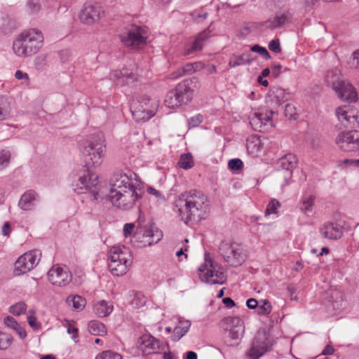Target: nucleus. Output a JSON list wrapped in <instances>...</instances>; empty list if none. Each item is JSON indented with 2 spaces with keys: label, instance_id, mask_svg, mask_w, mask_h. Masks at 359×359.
Masks as SVG:
<instances>
[{
  "label": "nucleus",
  "instance_id": "12",
  "mask_svg": "<svg viewBox=\"0 0 359 359\" xmlns=\"http://www.w3.org/2000/svg\"><path fill=\"white\" fill-rule=\"evenodd\" d=\"M276 115L277 111L273 110L252 111L248 117L249 123L255 130L267 132L275 126Z\"/></svg>",
  "mask_w": 359,
  "mask_h": 359
},
{
  "label": "nucleus",
  "instance_id": "34",
  "mask_svg": "<svg viewBox=\"0 0 359 359\" xmlns=\"http://www.w3.org/2000/svg\"><path fill=\"white\" fill-rule=\"evenodd\" d=\"M66 303L76 311H80L85 307L86 301L78 294H72L67 297Z\"/></svg>",
  "mask_w": 359,
  "mask_h": 359
},
{
  "label": "nucleus",
  "instance_id": "2",
  "mask_svg": "<svg viewBox=\"0 0 359 359\" xmlns=\"http://www.w3.org/2000/svg\"><path fill=\"white\" fill-rule=\"evenodd\" d=\"M174 211L184 224L205 219L210 211V201L201 191L191 189L180 194L174 202Z\"/></svg>",
  "mask_w": 359,
  "mask_h": 359
},
{
  "label": "nucleus",
  "instance_id": "35",
  "mask_svg": "<svg viewBox=\"0 0 359 359\" xmlns=\"http://www.w3.org/2000/svg\"><path fill=\"white\" fill-rule=\"evenodd\" d=\"M191 322L187 320H180L177 325L174 329V340H180L189 331Z\"/></svg>",
  "mask_w": 359,
  "mask_h": 359
},
{
  "label": "nucleus",
  "instance_id": "31",
  "mask_svg": "<svg viewBox=\"0 0 359 359\" xmlns=\"http://www.w3.org/2000/svg\"><path fill=\"white\" fill-rule=\"evenodd\" d=\"M114 310V305L111 302L100 300L93 306V311L99 318H104L109 316Z\"/></svg>",
  "mask_w": 359,
  "mask_h": 359
},
{
  "label": "nucleus",
  "instance_id": "58",
  "mask_svg": "<svg viewBox=\"0 0 359 359\" xmlns=\"http://www.w3.org/2000/svg\"><path fill=\"white\" fill-rule=\"evenodd\" d=\"M203 120V116L198 114L189 119V126L191 128L197 127Z\"/></svg>",
  "mask_w": 359,
  "mask_h": 359
},
{
  "label": "nucleus",
  "instance_id": "38",
  "mask_svg": "<svg viewBox=\"0 0 359 359\" xmlns=\"http://www.w3.org/2000/svg\"><path fill=\"white\" fill-rule=\"evenodd\" d=\"M11 107L7 99L0 96V121L6 120L10 117Z\"/></svg>",
  "mask_w": 359,
  "mask_h": 359
},
{
  "label": "nucleus",
  "instance_id": "57",
  "mask_svg": "<svg viewBox=\"0 0 359 359\" xmlns=\"http://www.w3.org/2000/svg\"><path fill=\"white\" fill-rule=\"evenodd\" d=\"M285 114L290 119H295L297 116L295 107L291 104H287L285 107Z\"/></svg>",
  "mask_w": 359,
  "mask_h": 359
},
{
  "label": "nucleus",
  "instance_id": "47",
  "mask_svg": "<svg viewBox=\"0 0 359 359\" xmlns=\"http://www.w3.org/2000/svg\"><path fill=\"white\" fill-rule=\"evenodd\" d=\"M12 341L11 335L0 331V350L8 348Z\"/></svg>",
  "mask_w": 359,
  "mask_h": 359
},
{
  "label": "nucleus",
  "instance_id": "59",
  "mask_svg": "<svg viewBox=\"0 0 359 359\" xmlns=\"http://www.w3.org/2000/svg\"><path fill=\"white\" fill-rule=\"evenodd\" d=\"M269 48L271 51H273L276 53H280L281 48L279 39H276L271 41L269 43Z\"/></svg>",
  "mask_w": 359,
  "mask_h": 359
},
{
  "label": "nucleus",
  "instance_id": "11",
  "mask_svg": "<svg viewBox=\"0 0 359 359\" xmlns=\"http://www.w3.org/2000/svg\"><path fill=\"white\" fill-rule=\"evenodd\" d=\"M98 176L88 170L87 174L80 176L78 182L73 184V189L78 194L89 192L92 200L97 201L99 199L98 191Z\"/></svg>",
  "mask_w": 359,
  "mask_h": 359
},
{
  "label": "nucleus",
  "instance_id": "19",
  "mask_svg": "<svg viewBox=\"0 0 359 359\" xmlns=\"http://www.w3.org/2000/svg\"><path fill=\"white\" fill-rule=\"evenodd\" d=\"M72 273L66 266L54 265L48 272V278L51 284L65 286L72 281Z\"/></svg>",
  "mask_w": 359,
  "mask_h": 359
},
{
  "label": "nucleus",
  "instance_id": "25",
  "mask_svg": "<svg viewBox=\"0 0 359 359\" xmlns=\"http://www.w3.org/2000/svg\"><path fill=\"white\" fill-rule=\"evenodd\" d=\"M231 323L232 327L229 330V337L232 342L230 343V345H238L245 332L243 322L239 318L235 317L231 319Z\"/></svg>",
  "mask_w": 359,
  "mask_h": 359
},
{
  "label": "nucleus",
  "instance_id": "14",
  "mask_svg": "<svg viewBox=\"0 0 359 359\" xmlns=\"http://www.w3.org/2000/svg\"><path fill=\"white\" fill-rule=\"evenodd\" d=\"M41 253L38 250H30L21 255L15 263V273L23 274L33 269L39 264Z\"/></svg>",
  "mask_w": 359,
  "mask_h": 359
},
{
  "label": "nucleus",
  "instance_id": "49",
  "mask_svg": "<svg viewBox=\"0 0 359 359\" xmlns=\"http://www.w3.org/2000/svg\"><path fill=\"white\" fill-rule=\"evenodd\" d=\"M147 193L154 196L158 203H164L166 201L165 196L152 187H149L147 189Z\"/></svg>",
  "mask_w": 359,
  "mask_h": 359
},
{
  "label": "nucleus",
  "instance_id": "64",
  "mask_svg": "<svg viewBox=\"0 0 359 359\" xmlns=\"http://www.w3.org/2000/svg\"><path fill=\"white\" fill-rule=\"evenodd\" d=\"M60 59L62 62H66L70 57V53L67 50H63L60 53Z\"/></svg>",
  "mask_w": 359,
  "mask_h": 359
},
{
  "label": "nucleus",
  "instance_id": "37",
  "mask_svg": "<svg viewBox=\"0 0 359 359\" xmlns=\"http://www.w3.org/2000/svg\"><path fill=\"white\" fill-rule=\"evenodd\" d=\"M88 330L93 335L104 336L107 334L105 325L97 320H91L88 323Z\"/></svg>",
  "mask_w": 359,
  "mask_h": 359
},
{
  "label": "nucleus",
  "instance_id": "30",
  "mask_svg": "<svg viewBox=\"0 0 359 359\" xmlns=\"http://www.w3.org/2000/svg\"><path fill=\"white\" fill-rule=\"evenodd\" d=\"M325 81L334 90H339L344 81L342 79L340 70L333 69L327 71L325 77Z\"/></svg>",
  "mask_w": 359,
  "mask_h": 359
},
{
  "label": "nucleus",
  "instance_id": "51",
  "mask_svg": "<svg viewBox=\"0 0 359 359\" xmlns=\"http://www.w3.org/2000/svg\"><path fill=\"white\" fill-rule=\"evenodd\" d=\"M252 52L259 53L264 59L269 60L271 58V55L266 48L260 46L259 45H254L251 47Z\"/></svg>",
  "mask_w": 359,
  "mask_h": 359
},
{
  "label": "nucleus",
  "instance_id": "44",
  "mask_svg": "<svg viewBox=\"0 0 359 359\" xmlns=\"http://www.w3.org/2000/svg\"><path fill=\"white\" fill-rule=\"evenodd\" d=\"M280 207V202L276 199H272L268 204L265 210V215H277L278 209Z\"/></svg>",
  "mask_w": 359,
  "mask_h": 359
},
{
  "label": "nucleus",
  "instance_id": "26",
  "mask_svg": "<svg viewBox=\"0 0 359 359\" xmlns=\"http://www.w3.org/2000/svg\"><path fill=\"white\" fill-rule=\"evenodd\" d=\"M330 310L337 312L344 308V302L342 292L337 289L330 290L327 292V302L326 305Z\"/></svg>",
  "mask_w": 359,
  "mask_h": 359
},
{
  "label": "nucleus",
  "instance_id": "8",
  "mask_svg": "<svg viewBox=\"0 0 359 359\" xmlns=\"http://www.w3.org/2000/svg\"><path fill=\"white\" fill-rule=\"evenodd\" d=\"M162 238L161 231L156 226H140L136 229L130 243L135 248H142L158 243Z\"/></svg>",
  "mask_w": 359,
  "mask_h": 359
},
{
  "label": "nucleus",
  "instance_id": "18",
  "mask_svg": "<svg viewBox=\"0 0 359 359\" xmlns=\"http://www.w3.org/2000/svg\"><path fill=\"white\" fill-rule=\"evenodd\" d=\"M336 144L344 151H359V131L340 133L336 138Z\"/></svg>",
  "mask_w": 359,
  "mask_h": 359
},
{
  "label": "nucleus",
  "instance_id": "23",
  "mask_svg": "<svg viewBox=\"0 0 359 359\" xmlns=\"http://www.w3.org/2000/svg\"><path fill=\"white\" fill-rule=\"evenodd\" d=\"M100 8L92 4L86 3L79 14V19L81 22L86 25H93L100 19Z\"/></svg>",
  "mask_w": 359,
  "mask_h": 359
},
{
  "label": "nucleus",
  "instance_id": "22",
  "mask_svg": "<svg viewBox=\"0 0 359 359\" xmlns=\"http://www.w3.org/2000/svg\"><path fill=\"white\" fill-rule=\"evenodd\" d=\"M110 79L117 85L125 86L132 84L137 81L138 76L133 69L123 68L121 70H114L110 74Z\"/></svg>",
  "mask_w": 359,
  "mask_h": 359
},
{
  "label": "nucleus",
  "instance_id": "62",
  "mask_svg": "<svg viewBox=\"0 0 359 359\" xmlns=\"http://www.w3.org/2000/svg\"><path fill=\"white\" fill-rule=\"evenodd\" d=\"M352 65L355 68H359V50L354 51L352 55Z\"/></svg>",
  "mask_w": 359,
  "mask_h": 359
},
{
  "label": "nucleus",
  "instance_id": "10",
  "mask_svg": "<svg viewBox=\"0 0 359 359\" xmlns=\"http://www.w3.org/2000/svg\"><path fill=\"white\" fill-rule=\"evenodd\" d=\"M148 36V29L146 27L132 25L126 32L121 35V41L126 47L140 49L147 44Z\"/></svg>",
  "mask_w": 359,
  "mask_h": 359
},
{
  "label": "nucleus",
  "instance_id": "7",
  "mask_svg": "<svg viewBox=\"0 0 359 359\" xmlns=\"http://www.w3.org/2000/svg\"><path fill=\"white\" fill-rule=\"evenodd\" d=\"M157 106L155 100L142 95L133 100L130 109L137 121H146L155 115Z\"/></svg>",
  "mask_w": 359,
  "mask_h": 359
},
{
  "label": "nucleus",
  "instance_id": "24",
  "mask_svg": "<svg viewBox=\"0 0 359 359\" xmlns=\"http://www.w3.org/2000/svg\"><path fill=\"white\" fill-rule=\"evenodd\" d=\"M210 37V31L207 29L199 33L191 43L187 44L183 51V55H189L201 51L208 39Z\"/></svg>",
  "mask_w": 359,
  "mask_h": 359
},
{
  "label": "nucleus",
  "instance_id": "4",
  "mask_svg": "<svg viewBox=\"0 0 359 359\" xmlns=\"http://www.w3.org/2000/svg\"><path fill=\"white\" fill-rule=\"evenodd\" d=\"M104 136L101 133L90 137L81 145L80 151L85 165L89 168L101 165L106 154Z\"/></svg>",
  "mask_w": 359,
  "mask_h": 359
},
{
  "label": "nucleus",
  "instance_id": "32",
  "mask_svg": "<svg viewBox=\"0 0 359 359\" xmlns=\"http://www.w3.org/2000/svg\"><path fill=\"white\" fill-rule=\"evenodd\" d=\"M297 158L293 154L289 153L282 156L278 161V165L283 170L289 172V177L291 175L292 170L297 166Z\"/></svg>",
  "mask_w": 359,
  "mask_h": 359
},
{
  "label": "nucleus",
  "instance_id": "46",
  "mask_svg": "<svg viewBox=\"0 0 359 359\" xmlns=\"http://www.w3.org/2000/svg\"><path fill=\"white\" fill-rule=\"evenodd\" d=\"M27 323L29 326L34 329L37 330L40 327L41 324L37 321V318L35 316V311L34 310H29L27 317Z\"/></svg>",
  "mask_w": 359,
  "mask_h": 359
},
{
  "label": "nucleus",
  "instance_id": "13",
  "mask_svg": "<svg viewBox=\"0 0 359 359\" xmlns=\"http://www.w3.org/2000/svg\"><path fill=\"white\" fill-rule=\"evenodd\" d=\"M272 345L273 340L266 332H258L254 337L250 349L246 353L247 359H259Z\"/></svg>",
  "mask_w": 359,
  "mask_h": 359
},
{
  "label": "nucleus",
  "instance_id": "55",
  "mask_svg": "<svg viewBox=\"0 0 359 359\" xmlns=\"http://www.w3.org/2000/svg\"><path fill=\"white\" fill-rule=\"evenodd\" d=\"M65 326L67 327V332L69 334L72 335V339L76 341L79 337L78 329L74 325L71 324L69 321L66 322Z\"/></svg>",
  "mask_w": 359,
  "mask_h": 359
},
{
  "label": "nucleus",
  "instance_id": "41",
  "mask_svg": "<svg viewBox=\"0 0 359 359\" xmlns=\"http://www.w3.org/2000/svg\"><path fill=\"white\" fill-rule=\"evenodd\" d=\"M147 300L146 296L143 293L138 292L134 294L131 304L134 308L139 309L145 306Z\"/></svg>",
  "mask_w": 359,
  "mask_h": 359
},
{
  "label": "nucleus",
  "instance_id": "42",
  "mask_svg": "<svg viewBox=\"0 0 359 359\" xmlns=\"http://www.w3.org/2000/svg\"><path fill=\"white\" fill-rule=\"evenodd\" d=\"M178 164L183 169H189L194 165L192 156L190 154H183L181 155Z\"/></svg>",
  "mask_w": 359,
  "mask_h": 359
},
{
  "label": "nucleus",
  "instance_id": "6",
  "mask_svg": "<svg viewBox=\"0 0 359 359\" xmlns=\"http://www.w3.org/2000/svg\"><path fill=\"white\" fill-rule=\"evenodd\" d=\"M191 81H184L173 89L168 92L165 97V105L168 108L174 109L187 104L193 97L194 90Z\"/></svg>",
  "mask_w": 359,
  "mask_h": 359
},
{
  "label": "nucleus",
  "instance_id": "45",
  "mask_svg": "<svg viewBox=\"0 0 359 359\" xmlns=\"http://www.w3.org/2000/svg\"><path fill=\"white\" fill-rule=\"evenodd\" d=\"M95 359H122L121 354L112 351H104L100 353Z\"/></svg>",
  "mask_w": 359,
  "mask_h": 359
},
{
  "label": "nucleus",
  "instance_id": "1",
  "mask_svg": "<svg viewBox=\"0 0 359 359\" xmlns=\"http://www.w3.org/2000/svg\"><path fill=\"white\" fill-rule=\"evenodd\" d=\"M144 194L143 183L131 170L117 172L110 180L108 198L111 204L118 209L129 210L139 208Z\"/></svg>",
  "mask_w": 359,
  "mask_h": 359
},
{
  "label": "nucleus",
  "instance_id": "28",
  "mask_svg": "<svg viewBox=\"0 0 359 359\" xmlns=\"http://www.w3.org/2000/svg\"><path fill=\"white\" fill-rule=\"evenodd\" d=\"M315 196L313 194H303L297 203V208L308 217L314 213Z\"/></svg>",
  "mask_w": 359,
  "mask_h": 359
},
{
  "label": "nucleus",
  "instance_id": "17",
  "mask_svg": "<svg viewBox=\"0 0 359 359\" xmlns=\"http://www.w3.org/2000/svg\"><path fill=\"white\" fill-rule=\"evenodd\" d=\"M138 349L143 355L158 354L165 351V345L150 334H142L137 341Z\"/></svg>",
  "mask_w": 359,
  "mask_h": 359
},
{
  "label": "nucleus",
  "instance_id": "50",
  "mask_svg": "<svg viewBox=\"0 0 359 359\" xmlns=\"http://www.w3.org/2000/svg\"><path fill=\"white\" fill-rule=\"evenodd\" d=\"M27 8L31 13H36L41 9L39 0H28Z\"/></svg>",
  "mask_w": 359,
  "mask_h": 359
},
{
  "label": "nucleus",
  "instance_id": "15",
  "mask_svg": "<svg viewBox=\"0 0 359 359\" xmlns=\"http://www.w3.org/2000/svg\"><path fill=\"white\" fill-rule=\"evenodd\" d=\"M220 251L224 259L232 266H241L246 258L244 250L237 244H222Z\"/></svg>",
  "mask_w": 359,
  "mask_h": 359
},
{
  "label": "nucleus",
  "instance_id": "56",
  "mask_svg": "<svg viewBox=\"0 0 359 359\" xmlns=\"http://www.w3.org/2000/svg\"><path fill=\"white\" fill-rule=\"evenodd\" d=\"M228 166L231 170H238L243 168V163L239 158H233L229 161Z\"/></svg>",
  "mask_w": 359,
  "mask_h": 359
},
{
  "label": "nucleus",
  "instance_id": "48",
  "mask_svg": "<svg viewBox=\"0 0 359 359\" xmlns=\"http://www.w3.org/2000/svg\"><path fill=\"white\" fill-rule=\"evenodd\" d=\"M11 158L10 151L8 150L0 151V170L7 167Z\"/></svg>",
  "mask_w": 359,
  "mask_h": 359
},
{
  "label": "nucleus",
  "instance_id": "20",
  "mask_svg": "<svg viewBox=\"0 0 359 359\" xmlns=\"http://www.w3.org/2000/svg\"><path fill=\"white\" fill-rule=\"evenodd\" d=\"M318 232L323 238L337 241L344 234V226L336 222L327 221L320 224Z\"/></svg>",
  "mask_w": 359,
  "mask_h": 359
},
{
  "label": "nucleus",
  "instance_id": "3",
  "mask_svg": "<svg viewBox=\"0 0 359 359\" xmlns=\"http://www.w3.org/2000/svg\"><path fill=\"white\" fill-rule=\"evenodd\" d=\"M43 43L42 32L39 29H30L18 36L13 42V50L16 55L26 57L36 54Z\"/></svg>",
  "mask_w": 359,
  "mask_h": 359
},
{
  "label": "nucleus",
  "instance_id": "43",
  "mask_svg": "<svg viewBox=\"0 0 359 359\" xmlns=\"http://www.w3.org/2000/svg\"><path fill=\"white\" fill-rule=\"evenodd\" d=\"M27 310V304L24 302H18L9 307V312L14 316H20L25 313Z\"/></svg>",
  "mask_w": 359,
  "mask_h": 359
},
{
  "label": "nucleus",
  "instance_id": "53",
  "mask_svg": "<svg viewBox=\"0 0 359 359\" xmlns=\"http://www.w3.org/2000/svg\"><path fill=\"white\" fill-rule=\"evenodd\" d=\"M15 77L18 80L22 81V84L24 86H29V75L26 72H23L21 70H17L15 73Z\"/></svg>",
  "mask_w": 359,
  "mask_h": 359
},
{
  "label": "nucleus",
  "instance_id": "33",
  "mask_svg": "<svg viewBox=\"0 0 359 359\" xmlns=\"http://www.w3.org/2000/svg\"><path fill=\"white\" fill-rule=\"evenodd\" d=\"M253 60L254 57L251 53H243L239 55H233L229 60V66L233 68L241 65H250Z\"/></svg>",
  "mask_w": 359,
  "mask_h": 359
},
{
  "label": "nucleus",
  "instance_id": "40",
  "mask_svg": "<svg viewBox=\"0 0 359 359\" xmlns=\"http://www.w3.org/2000/svg\"><path fill=\"white\" fill-rule=\"evenodd\" d=\"M338 167L341 169H349L359 167V158L354 160L352 158H344L338 161Z\"/></svg>",
  "mask_w": 359,
  "mask_h": 359
},
{
  "label": "nucleus",
  "instance_id": "36",
  "mask_svg": "<svg viewBox=\"0 0 359 359\" xmlns=\"http://www.w3.org/2000/svg\"><path fill=\"white\" fill-rule=\"evenodd\" d=\"M246 149L248 152L252 156H257L261 150L260 140L256 136L248 138L246 142Z\"/></svg>",
  "mask_w": 359,
  "mask_h": 359
},
{
  "label": "nucleus",
  "instance_id": "29",
  "mask_svg": "<svg viewBox=\"0 0 359 359\" xmlns=\"http://www.w3.org/2000/svg\"><path fill=\"white\" fill-rule=\"evenodd\" d=\"M338 97L344 100L350 102H355L358 100V93L354 87L350 83H345L344 81L339 90H334Z\"/></svg>",
  "mask_w": 359,
  "mask_h": 359
},
{
  "label": "nucleus",
  "instance_id": "27",
  "mask_svg": "<svg viewBox=\"0 0 359 359\" xmlns=\"http://www.w3.org/2000/svg\"><path fill=\"white\" fill-rule=\"evenodd\" d=\"M38 201V196L33 190L25 191L20 197L18 202L19 208L25 211L34 209Z\"/></svg>",
  "mask_w": 359,
  "mask_h": 359
},
{
  "label": "nucleus",
  "instance_id": "21",
  "mask_svg": "<svg viewBox=\"0 0 359 359\" xmlns=\"http://www.w3.org/2000/svg\"><path fill=\"white\" fill-rule=\"evenodd\" d=\"M292 17V13L289 9H281L276 11L273 18L264 21L263 26L270 29H278L289 23Z\"/></svg>",
  "mask_w": 359,
  "mask_h": 359
},
{
  "label": "nucleus",
  "instance_id": "63",
  "mask_svg": "<svg viewBox=\"0 0 359 359\" xmlns=\"http://www.w3.org/2000/svg\"><path fill=\"white\" fill-rule=\"evenodd\" d=\"M259 302L255 299L251 298L247 300L246 305L250 309H257Z\"/></svg>",
  "mask_w": 359,
  "mask_h": 359
},
{
  "label": "nucleus",
  "instance_id": "5",
  "mask_svg": "<svg viewBox=\"0 0 359 359\" xmlns=\"http://www.w3.org/2000/svg\"><path fill=\"white\" fill-rule=\"evenodd\" d=\"M108 267L112 275H125L133 262L130 250L124 245H115L110 248L108 255Z\"/></svg>",
  "mask_w": 359,
  "mask_h": 359
},
{
  "label": "nucleus",
  "instance_id": "60",
  "mask_svg": "<svg viewBox=\"0 0 359 359\" xmlns=\"http://www.w3.org/2000/svg\"><path fill=\"white\" fill-rule=\"evenodd\" d=\"M4 324L14 330L19 326V324L15 319L11 316H7L4 318Z\"/></svg>",
  "mask_w": 359,
  "mask_h": 359
},
{
  "label": "nucleus",
  "instance_id": "39",
  "mask_svg": "<svg viewBox=\"0 0 359 359\" xmlns=\"http://www.w3.org/2000/svg\"><path fill=\"white\" fill-rule=\"evenodd\" d=\"M272 311L271 304L266 299H261L258 304L257 313L268 316Z\"/></svg>",
  "mask_w": 359,
  "mask_h": 359
},
{
  "label": "nucleus",
  "instance_id": "61",
  "mask_svg": "<svg viewBox=\"0 0 359 359\" xmlns=\"http://www.w3.org/2000/svg\"><path fill=\"white\" fill-rule=\"evenodd\" d=\"M12 231L11 226L9 222H5L2 227H1V231L2 234L5 236H8Z\"/></svg>",
  "mask_w": 359,
  "mask_h": 359
},
{
  "label": "nucleus",
  "instance_id": "52",
  "mask_svg": "<svg viewBox=\"0 0 359 359\" xmlns=\"http://www.w3.org/2000/svg\"><path fill=\"white\" fill-rule=\"evenodd\" d=\"M194 73V69L192 63H187L178 70L177 74L175 77L182 76L186 74H191Z\"/></svg>",
  "mask_w": 359,
  "mask_h": 359
},
{
  "label": "nucleus",
  "instance_id": "9",
  "mask_svg": "<svg viewBox=\"0 0 359 359\" xmlns=\"http://www.w3.org/2000/svg\"><path fill=\"white\" fill-rule=\"evenodd\" d=\"M198 276L203 282L210 285H222L226 281L224 272L208 253H205L204 263L198 268Z\"/></svg>",
  "mask_w": 359,
  "mask_h": 359
},
{
  "label": "nucleus",
  "instance_id": "54",
  "mask_svg": "<svg viewBox=\"0 0 359 359\" xmlns=\"http://www.w3.org/2000/svg\"><path fill=\"white\" fill-rule=\"evenodd\" d=\"M135 224L133 223H126L123 226V235L126 239L131 238L135 233Z\"/></svg>",
  "mask_w": 359,
  "mask_h": 359
},
{
  "label": "nucleus",
  "instance_id": "16",
  "mask_svg": "<svg viewBox=\"0 0 359 359\" xmlns=\"http://www.w3.org/2000/svg\"><path fill=\"white\" fill-rule=\"evenodd\" d=\"M336 116L344 128L355 129L359 126L358 111L350 104L337 108Z\"/></svg>",
  "mask_w": 359,
  "mask_h": 359
}]
</instances>
